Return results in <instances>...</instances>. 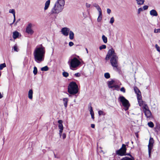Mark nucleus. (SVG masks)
<instances>
[{
    "label": "nucleus",
    "instance_id": "1",
    "mask_svg": "<svg viewBox=\"0 0 160 160\" xmlns=\"http://www.w3.org/2000/svg\"><path fill=\"white\" fill-rule=\"evenodd\" d=\"M45 49L42 44L37 46L35 48L34 52V60L37 63H40L44 60Z\"/></svg>",
    "mask_w": 160,
    "mask_h": 160
},
{
    "label": "nucleus",
    "instance_id": "2",
    "mask_svg": "<svg viewBox=\"0 0 160 160\" xmlns=\"http://www.w3.org/2000/svg\"><path fill=\"white\" fill-rule=\"evenodd\" d=\"M64 4V0H57L51 10V14H58L61 12Z\"/></svg>",
    "mask_w": 160,
    "mask_h": 160
},
{
    "label": "nucleus",
    "instance_id": "3",
    "mask_svg": "<svg viewBox=\"0 0 160 160\" xmlns=\"http://www.w3.org/2000/svg\"><path fill=\"white\" fill-rule=\"evenodd\" d=\"M68 92L70 94L73 95L78 92V87L76 82H71L69 83L68 86Z\"/></svg>",
    "mask_w": 160,
    "mask_h": 160
},
{
    "label": "nucleus",
    "instance_id": "4",
    "mask_svg": "<svg viewBox=\"0 0 160 160\" xmlns=\"http://www.w3.org/2000/svg\"><path fill=\"white\" fill-rule=\"evenodd\" d=\"M68 63L69 65L70 69L73 70L75 68L78 67L81 62L78 59L75 57L69 59Z\"/></svg>",
    "mask_w": 160,
    "mask_h": 160
},
{
    "label": "nucleus",
    "instance_id": "5",
    "mask_svg": "<svg viewBox=\"0 0 160 160\" xmlns=\"http://www.w3.org/2000/svg\"><path fill=\"white\" fill-rule=\"evenodd\" d=\"M119 102H120L124 108V110L126 111L128 109L130 104L128 101L123 96H120L118 99Z\"/></svg>",
    "mask_w": 160,
    "mask_h": 160
},
{
    "label": "nucleus",
    "instance_id": "6",
    "mask_svg": "<svg viewBox=\"0 0 160 160\" xmlns=\"http://www.w3.org/2000/svg\"><path fill=\"white\" fill-rule=\"evenodd\" d=\"M110 63L115 70H118V57L114 55L113 57H112L110 60Z\"/></svg>",
    "mask_w": 160,
    "mask_h": 160
},
{
    "label": "nucleus",
    "instance_id": "7",
    "mask_svg": "<svg viewBox=\"0 0 160 160\" xmlns=\"http://www.w3.org/2000/svg\"><path fill=\"white\" fill-rule=\"evenodd\" d=\"M126 146L125 144H122V147L118 150L116 151V154L121 156L126 155L127 150Z\"/></svg>",
    "mask_w": 160,
    "mask_h": 160
},
{
    "label": "nucleus",
    "instance_id": "8",
    "mask_svg": "<svg viewBox=\"0 0 160 160\" xmlns=\"http://www.w3.org/2000/svg\"><path fill=\"white\" fill-rule=\"evenodd\" d=\"M114 55L117 56L114 50L112 48H111L108 51L105 58V60L108 61L110 58L113 57Z\"/></svg>",
    "mask_w": 160,
    "mask_h": 160
},
{
    "label": "nucleus",
    "instance_id": "9",
    "mask_svg": "<svg viewBox=\"0 0 160 160\" xmlns=\"http://www.w3.org/2000/svg\"><path fill=\"white\" fill-rule=\"evenodd\" d=\"M32 24L31 23H29L26 28V32L30 35L33 34L34 31L32 29Z\"/></svg>",
    "mask_w": 160,
    "mask_h": 160
},
{
    "label": "nucleus",
    "instance_id": "10",
    "mask_svg": "<svg viewBox=\"0 0 160 160\" xmlns=\"http://www.w3.org/2000/svg\"><path fill=\"white\" fill-rule=\"evenodd\" d=\"M70 31V29L67 28H63L61 31L62 33L65 36H68Z\"/></svg>",
    "mask_w": 160,
    "mask_h": 160
},
{
    "label": "nucleus",
    "instance_id": "11",
    "mask_svg": "<svg viewBox=\"0 0 160 160\" xmlns=\"http://www.w3.org/2000/svg\"><path fill=\"white\" fill-rule=\"evenodd\" d=\"M141 98V96H137L139 105V106L141 107L143 105V101L142 100Z\"/></svg>",
    "mask_w": 160,
    "mask_h": 160
},
{
    "label": "nucleus",
    "instance_id": "12",
    "mask_svg": "<svg viewBox=\"0 0 160 160\" xmlns=\"http://www.w3.org/2000/svg\"><path fill=\"white\" fill-rule=\"evenodd\" d=\"M134 90L135 93L137 94V96H139L141 95V92L137 87H135L134 88Z\"/></svg>",
    "mask_w": 160,
    "mask_h": 160
},
{
    "label": "nucleus",
    "instance_id": "13",
    "mask_svg": "<svg viewBox=\"0 0 160 160\" xmlns=\"http://www.w3.org/2000/svg\"><path fill=\"white\" fill-rule=\"evenodd\" d=\"M150 14L151 15L154 16H157L158 14L156 11L154 9H152L150 12Z\"/></svg>",
    "mask_w": 160,
    "mask_h": 160
},
{
    "label": "nucleus",
    "instance_id": "14",
    "mask_svg": "<svg viewBox=\"0 0 160 160\" xmlns=\"http://www.w3.org/2000/svg\"><path fill=\"white\" fill-rule=\"evenodd\" d=\"M68 101V98H64L63 99L64 106L65 108L67 107Z\"/></svg>",
    "mask_w": 160,
    "mask_h": 160
},
{
    "label": "nucleus",
    "instance_id": "15",
    "mask_svg": "<svg viewBox=\"0 0 160 160\" xmlns=\"http://www.w3.org/2000/svg\"><path fill=\"white\" fill-rule=\"evenodd\" d=\"M144 113L147 118H149L150 117L151 114L150 111L149 109L145 110Z\"/></svg>",
    "mask_w": 160,
    "mask_h": 160
},
{
    "label": "nucleus",
    "instance_id": "16",
    "mask_svg": "<svg viewBox=\"0 0 160 160\" xmlns=\"http://www.w3.org/2000/svg\"><path fill=\"white\" fill-rule=\"evenodd\" d=\"M114 81L113 80H112L111 81H108V87L109 88L112 89L113 88V86L112 85L113 84L114 82Z\"/></svg>",
    "mask_w": 160,
    "mask_h": 160
},
{
    "label": "nucleus",
    "instance_id": "17",
    "mask_svg": "<svg viewBox=\"0 0 160 160\" xmlns=\"http://www.w3.org/2000/svg\"><path fill=\"white\" fill-rule=\"evenodd\" d=\"M58 123H59L58 128L60 130H63V127L62 124V120H59L58 121Z\"/></svg>",
    "mask_w": 160,
    "mask_h": 160
},
{
    "label": "nucleus",
    "instance_id": "18",
    "mask_svg": "<svg viewBox=\"0 0 160 160\" xmlns=\"http://www.w3.org/2000/svg\"><path fill=\"white\" fill-rule=\"evenodd\" d=\"M50 0H48L45 3V6L44 8V10H47L50 4Z\"/></svg>",
    "mask_w": 160,
    "mask_h": 160
},
{
    "label": "nucleus",
    "instance_id": "19",
    "mask_svg": "<svg viewBox=\"0 0 160 160\" xmlns=\"http://www.w3.org/2000/svg\"><path fill=\"white\" fill-rule=\"evenodd\" d=\"M93 6L96 8L99 12H102L101 8L98 4L96 3H94L93 4Z\"/></svg>",
    "mask_w": 160,
    "mask_h": 160
},
{
    "label": "nucleus",
    "instance_id": "20",
    "mask_svg": "<svg viewBox=\"0 0 160 160\" xmlns=\"http://www.w3.org/2000/svg\"><path fill=\"white\" fill-rule=\"evenodd\" d=\"M19 33L18 32H14L13 33V38L14 39L17 38L19 36Z\"/></svg>",
    "mask_w": 160,
    "mask_h": 160
},
{
    "label": "nucleus",
    "instance_id": "21",
    "mask_svg": "<svg viewBox=\"0 0 160 160\" xmlns=\"http://www.w3.org/2000/svg\"><path fill=\"white\" fill-rule=\"evenodd\" d=\"M74 33L72 31L69 32V38L70 39L72 40L74 38Z\"/></svg>",
    "mask_w": 160,
    "mask_h": 160
},
{
    "label": "nucleus",
    "instance_id": "22",
    "mask_svg": "<svg viewBox=\"0 0 160 160\" xmlns=\"http://www.w3.org/2000/svg\"><path fill=\"white\" fill-rule=\"evenodd\" d=\"M32 94L33 91L32 89H30L29 90L28 93V98L30 99H32Z\"/></svg>",
    "mask_w": 160,
    "mask_h": 160
},
{
    "label": "nucleus",
    "instance_id": "23",
    "mask_svg": "<svg viewBox=\"0 0 160 160\" xmlns=\"http://www.w3.org/2000/svg\"><path fill=\"white\" fill-rule=\"evenodd\" d=\"M153 146L149 145L148 146V154L149 157H150L151 150L153 148Z\"/></svg>",
    "mask_w": 160,
    "mask_h": 160
},
{
    "label": "nucleus",
    "instance_id": "24",
    "mask_svg": "<svg viewBox=\"0 0 160 160\" xmlns=\"http://www.w3.org/2000/svg\"><path fill=\"white\" fill-rule=\"evenodd\" d=\"M99 16L98 18L97 19V21L98 22H100L101 21V20L102 19V12H99Z\"/></svg>",
    "mask_w": 160,
    "mask_h": 160
},
{
    "label": "nucleus",
    "instance_id": "25",
    "mask_svg": "<svg viewBox=\"0 0 160 160\" xmlns=\"http://www.w3.org/2000/svg\"><path fill=\"white\" fill-rule=\"evenodd\" d=\"M138 5H142L143 4L145 0H136Z\"/></svg>",
    "mask_w": 160,
    "mask_h": 160
},
{
    "label": "nucleus",
    "instance_id": "26",
    "mask_svg": "<svg viewBox=\"0 0 160 160\" xmlns=\"http://www.w3.org/2000/svg\"><path fill=\"white\" fill-rule=\"evenodd\" d=\"M154 141L153 138L151 137H150L149 139V144L148 145L153 146V144L154 143Z\"/></svg>",
    "mask_w": 160,
    "mask_h": 160
},
{
    "label": "nucleus",
    "instance_id": "27",
    "mask_svg": "<svg viewBox=\"0 0 160 160\" xmlns=\"http://www.w3.org/2000/svg\"><path fill=\"white\" fill-rule=\"evenodd\" d=\"M102 38L103 40V42L105 43H107V38L104 35H103L102 37Z\"/></svg>",
    "mask_w": 160,
    "mask_h": 160
},
{
    "label": "nucleus",
    "instance_id": "28",
    "mask_svg": "<svg viewBox=\"0 0 160 160\" xmlns=\"http://www.w3.org/2000/svg\"><path fill=\"white\" fill-rule=\"evenodd\" d=\"M49 68L47 66L41 68V70L42 71H46L48 70Z\"/></svg>",
    "mask_w": 160,
    "mask_h": 160
},
{
    "label": "nucleus",
    "instance_id": "29",
    "mask_svg": "<svg viewBox=\"0 0 160 160\" xmlns=\"http://www.w3.org/2000/svg\"><path fill=\"white\" fill-rule=\"evenodd\" d=\"M104 76L107 79L109 78L110 77V74L108 72H106L104 73Z\"/></svg>",
    "mask_w": 160,
    "mask_h": 160
},
{
    "label": "nucleus",
    "instance_id": "30",
    "mask_svg": "<svg viewBox=\"0 0 160 160\" xmlns=\"http://www.w3.org/2000/svg\"><path fill=\"white\" fill-rule=\"evenodd\" d=\"M6 64L5 63L1 64H0V70H2L4 68L6 67Z\"/></svg>",
    "mask_w": 160,
    "mask_h": 160
},
{
    "label": "nucleus",
    "instance_id": "31",
    "mask_svg": "<svg viewBox=\"0 0 160 160\" xmlns=\"http://www.w3.org/2000/svg\"><path fill=\"white\" fill-rule=\"evenodd\" d=\"M38 72V70L37 67L35 66L33 68V72L34 75H36L37 74Z\"/></svg>",
    "mask_w": 160,
    "mask_h": 160
},
{
    "label": "nucleus",
    "instance_id": "32",
    "mask_svg": "<svg viewBox=\"0 0 160 160\" xmlns=\"http://www.w3.org/2000/svg\"><path fill=\"white\" fill-rule=\"evenodd\" d=\"M98 113L99 116L105 115V114L102 111L99 110L98 111Z\"/></svg>",
    "mask_w": 160,
    "mask_h": 160
},
{
    "label": "nucleus",
    "instance_id": "33",
    "mask_svg": "<svg viewBox=\"0 0 160 160\" xmlns=\"http://www.w3.org/2000/svg\"><path fill=\"white\" fill-rule=\"evenodd\" d=\"M62 75L63 77L67 78L69 74L67 72H62Z\"/></svg>",
    "mask_w": 160,
    "mask_h": 160
},
{
    "label": "nucleus",
    "instance_id": "34",
    "mask_svg": "<svg viewBox=\"0 0 160 160\" xmlns=\"http://www.w3.org/2000/svg\"><path fill=\"white\" fill-rule=\"evenodd\" d=\"M148 125L150 128H153L154 127V124L152 122H150L148 123Z\"/></svg>",
    "mask_w": 160,
    "mask_h": 160
},
{
    "label": "nucleus",
    "instance_id": "35",
    "mask_svg": "<svg viewBox=\"0 0 160 160\" xmlns=\"http://www.w3.org/2000/svg\"><path fill=\"white\" fill-rule=\"evenodd\" d=\"M142 106L143 107V109L144 110V111L148 109V106L147 104H144Z\"/></svg>",
    "mask_w": 160,
    "mask_h": 160
},
{
    "label": "nucleus",
    "instance_id": "36",
    "mask_svg": "<svg viewBox=\"0 0 160 160\" xmlns=\"http://www.w3.org/2000/svg\"><path fill=\"white\" fill-rule=\"evenodd\" d=\"M113 88H115V89L118 91L119 90V88H120V86H119L118 85H115L113 86Z\"/></svg>",
    "mask_w": 160,
    "mask_h": 160
},
{
    "label": "nucleus",
    "instance_id": "37",
    "mask_svg": "<svg viewBox=\"0 0 160 160\" xmlns=\"http://www.w3.org/2000/svg\"><path fill=\"white\" fill-rule=\"evenodd\" d=\"M106 48V46L105 45H102L100 46L99 48L100 50H101L102 49H104Z\"/></svg>",
    "mask_w": 160,
    "mask_h": 160
},
{
    "label": "nucleus",
    "instance_id": "38",
    "mask_svg": "<svg viewBox=\"0 0 160 160\" xmlns=\"http://www.w3.org/2000/svg\"><path fill=\"white\" fill-rule=\"evenodd\" d=\"M89 107H90V113L91 114V113H93L94 112H93V111L92 108V107L91 106V104H89Z\"/></svg>",
    "mask_w": 160,
    "mask_h": 160
},
{
    "label": "nucleus",
    "instance_id": "39",
    "mask_svg": "<svg viewBox=\"0 0 160 160\" xmlns=\"http://www.w3.org/2000/svg\"><path fill=\"white\" fill-rule=\"evenodd\" d=\"M13 50L15 51L18 52V47L17 45L15 44L13 47Z\"/></svg>",
    "mask_w": 160,
    "mask_h": 160
},
{
    "label": "nucleus",
    "instance_id": "40",
    "mask_svg": "<svg viewBox=\"0 0 160 160\" xmlns=\"http://www.w3.org/2000/svg\"><path fill=\"white\" fill-rule=\"evenodd\" d=\"M155 47L157 49V50L159 52H160V47L157 44L155 45Z\"/></svg>",
    "mask_w": 160,
    "mask_h": 160
},
{
    "label": "nucleus",
    "instance_id": "41",
    "mask_svg": "<svg viewBox=\"0 0 160 160\" xmlns=\"http://www.w3.org/2000/svg\"><path fill=\"white\" fill-rule=\"evenodd\" d=\"M114 19L113 17H112L110 19V23L112 24L114 22Z\"/></svg>",
    "mask_w": 160,
    "mask_h": 160
},
{
    "label": "nucleus",
    "instance_id": "42",
    "mask_svg": "<svg viewBox=\"0 0 160 160\" xmlns=\"http://www.w3.org/2000/svg\"><path fill=\"white\" fill-rule=\"evenodd\" d=\"M9 12L10 13H12L13 14L14 13H15V10L14 9H11L9 10Z\"/></svg>",
    "mask_w": 160,
    "mask_h": 160
},
{
    "label": "nucleus",
    "instance_id": "43",
    "mask_svg": "<svg viewBox=\"0 0 160 160\" xmlns=\"http://www.w3.org/2000/svg\"><path fill=\"white\" fill-rule=\"evenodd\" d=\"M143 8H138V14L140 13L141 12L143 11Z\"/></svg>",
    "mask_w": 160,
    "mask_h": 160
},
{
    "label": "nucleus",
    "instance_id": "44",
    "mask_svg": "<svg viewBox=\"0 0 160 160\" xmlns=\"http://www.w3.org/2000/svg\"><path fill=\"white\" fill-rule=\"evenodd\" d=\"M121 91L123 92V93H125L126 92V90L124 87H122L120 89Z\"/></svg>",
    "mask_w": 160,
    "mask_h": 160
},
{
    "label": "nucleus",
    "instance_id": "45",
    "mask_svg": "<svg viewBox=\"0 0 160 160\" xmlns=\"http://www.w3.org/2000/svg\"><path fill=\"white\" fill-rule=\"evenodd\" d=\"M74 76H75L76 77H80L81 76V74L79 73H77L74 74Z\"/></svg>",
    "mask_w": 160,
    "mask_h": 160
},
{
    "label": "nucleus",
    "instance_id": "46",
    "mask_svg": "<svg viewBox=\"0 0 160 160\" xmlns=\"http://www.w3.org/2000/svg\"><path fill=\"white\" fill-rule=\"evenodd\" d=\"M148 6L147 5H145L143 7V10H146L148 9Z\"/></svg>",
    "mask_w": 160,
    "mask_h": 160
},
{
    "label": "nucleus",
    "instance_id": "47",
    "mask_svg": "<svg viewBox=\"0 0 160 160\" xmlns=\"http://www.w3.org/2000/svg\"><path fill=\"white\" fill-rule=\"evenodd\" d=\"M74 45V43L72 42H70L69 43V45L70 47Z\"/></svg>",
    "mask_w": 160,
    "mask_h": 160
},
{
    "label": "nucleus",
    "instance_id": "48",
    "mask_svg": "<svg viewBox=\"0 0 160 160\" xmlns=\"http://www.w3.org/2000/svg\"><path fill=\"white\" fill-rule=\"evenodd\" d=\"M86 7L87 8H90V6H91V4H88V3H86Z\"/></svg>",
    "mask_w": 160,
    "mask_h": 160
},
{
    "label": "nucleus",
    "instance_id": "49",
    "mask_svg": "<svg viewBox=\"0 0 160 160\" xmlns=\"http://www.w3.org/2000/svg\"><path fill=\"white\" fill-rule=\"evenodd\" d=\"M111 12V11L110 9L109 8H108L107 9V12L108 14H109Z\"/></svg>",
    "mask_w": 160,
    "mask_h": 160
},
{
    "label": "nucleus",
    "instance_id": "50",
    "mask_svg": "<svg viewBox=\"0 0 160 160\" xmlns=\"http://www.w3.org/2000/svg\"><path fill=\"white\" fill-rule=\"evenodd\" d=\"M90 114H91V116L92 118L93 119H94V113H91Z\"/></svg>",
    "mask_w": 160,
    "mask_h": 160
},
{
    "label": "nucleus",
    "instance_id": "51",
    "mask_svg": "<svg viewBox=\"0 0 160 160\" xmlns=\"http://www.w3.org/2000/svg\"><path fill=\"white\" fill-rule=\"evenodd\" d=\"M159 29H155L154 30V32L155 33H157L158 32H159Z\"/></svg>",
    "mask_w": 160,
    "mask_h": 160
},
{
    "label": "nucleus",
    "instance_id": "52",
    "mask_svg": "<svg viewBox=\"0 0 160 160\" xmlns=\"http://www.w3.org/2000/svg\"><path fill=\"white\" fill-rule=\"evenodd\" d=\"M63 130H60V129L59 130V135H60V136H61V135H62V132L63 131Z\"/></svg>",
    "mask_w": 160,
    "mask_h": 160
},
{
    "label": "nucleus",
    "instance_id": "53",
    "mask_svg": "<svg viewBox=\"0 0 160 160\" xmlns=\"http://www.w3.org/2000/svg\"><path fill=\"white\" fill-rule=\"evenodd\" d=\"M62 138L64 139L66 138V135L65 133H63L62 135Z\"/></svg>",
    "mask_w": 160,
    "mask_h": 160
},
{
    "label": "nucleus",
    "instance_id": "54",
    "mask_svg": "<svg viewBox=\"0 0 160 160\" xmlns=\"http://www.w3.org/2000/svg\"><path fill=\"white\" fill-rule=\"evenodd\" d=\"M95 125L93 124H91V127L92 128H95Z\"/></svg>",
    "mask_w": 160,
    "mask_h": 160
},
{
    "label": "nucleus",
    "instance_id": "55",
    "mask_svg": "<svg viewBox=\"0 0 160 160\" xmlns=\"http://www.w3.org/2000/svg\"><path fill=\"white\" fill-rule=\"evenodd\" d=\"M20 20V19H19L15 23V25H17V23Z\"/></svg>",
    "mask_w": 160,
    "mask_h": 160
},
{
    "label": "nucleus",
    "instance_id": "56",
    "mask_svg": "<svg viewBox=\"0 0 160 160\" xmlns=\"http://www.w3.org/2000/svg\"><path fill=\"white\" fill-rule=\"evenodd\" d=\"M3 97V96L2 95L1 93L0 92V99Z\"/></svg>",
    "mask_w": 160,
    "mask_h": 160
},
{
    "label": "nucleus",
    "instance_id": "57",
    "mask_svg": "<svg viewBox=\"0 0 160 160\" xmlns=\"http://www.w3.org/2000/svg\"><path fill=\"white\" fill-rule=\"evenodd\" d=\"M3 145L4 144V140H5V138H3Z\"/></svg>",
    "mask_w": 160,
    "mask_h": 160
},
{
    "label": "nucleus",
    "instance_id": "58",
    "mask_svg": "<svg viewBox=\"0 0 160 160\" xmlns=\"http://www.w3.org/2000/svg\"><path fill=\"white\" fill-rule=\"evenodd\" d=\"M13 16L14 18H15V13L13 14Z\"/></svg>",
    "mask_w": 160,
    "mask_h": 160
},
{
    "label": "nucleus",
    "instance_id": "59",
    "mask_svg": "<svg viewBox=\"0 0 160 160\" xmlns=\"http://www.w3.org/2000/svg\"><path fill=\"white\" fill-rule=\"evenodd\" d=\"M85 49H86V51H87V53H88V50L87 48H85Z\"/></svg>",
    "mask_w": 160,
    "mask_h": 160
},
{
    "label": "nucleus",
    "instance_id": "60",
    "mask_svg": "<svg viewBox=\"0 0 160 160\" xmlns=\"http://www.w3.org/2000/svg\"><path fill=\"white\" fill-rule=\"evenodd\" d=\"M16 21V18H14L13 22L14 23Z\"/></svg>",
    "mask_w": 160,
    "mask_h": 160
},
{
    "label": "nucleus",
    "instance_id": "61",
    "mask_svg": "<svg viewBox=\"0 0 160 160\" xmlns=\"http://www.w3.org/2000/svg\"><path fill=\"white\" fill-rule=\"evenodd\" d=\"M13 22H12V23H11V24H10V25L11 26H12V25L13 24Z\"/></svg>",
    "mask_w": 160,
    "mask_h": 160
},
{
    "label": "nucleus",
    "instance_id": "62",
    "mask_svg": "<svg viewBox=\"0 0 160 160\" xmlns=\"http://www.w3.org/2000/svg\"><path fill=\"white\" fill-rule=\"evenodd\" d=\"M159 32H160V29H159Z\"/></svg>",
    "mask_w": 160,
    "mask_h": 160
}]
</instances>
